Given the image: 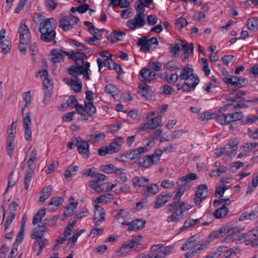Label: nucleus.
Returning a JSON list of instances; mask_svg holds the SVG:
<instances>
[{
	"label": "nucleus",
	"instance_id": "nucleus-1",
	"mask_svg": "<svg viewBox=\"0 0 258 258\" xmlns=\"http://www.w3.org/2000/svg\"><path fill=\"white\" fill-rule=\"evenodd\" d=\"M185 189L183 186H181L177 191L173 198V202L166 206L167 212H171L166 219L168 223H176L183 220L185 216L184 212L191 208V206L185 202L180 203L181 197L183 195Z\"/></svg>",
	"mask_w": 258,
	"mask_h": 258
},
{
	"label": "nucleus",
	"instance_id": "nucleus-2",
	"mask_svg": "<svg viewBox=\"0 0 258 258\" xmlns=\"http://www.w3.org/2000/svg\"><path fill=\"white\" fill-rule=\"evenodd\" d=\"M79 19L72 15L60 16L59 24V27L63 31H69L77 24Z\"/></svg>",
	"mask_w": 258,
	"mask_h": 258
},
{
	"label": "nucleus",
	"instance_id": "nucleus-3",
	"mask_svg": "<svg viewBox=\"0 0 258 258\" xmlns=\"http://www.w3.org/2000/svg\"><path fill=\"white\" fill-rule=\"evenodd\" d=\"M223 81L230 86H235L237 88H241L248 84V80L243 77L238 76H232L231 77H223Z\"/></svg>",
	"mask_w": 258,
	"mask_h": 258
},
{
	"label": "nucleus",
	"instance_id": "nucleus-4",
	"mask_svg": "<svg viewBox=\"0 0 258 258\" xmlns=\"http://www.w3.org/2000/svg\"><path fill=\"white\" fill-rule=\"evenodd\" d=\"M18 32L19 33L20 42L25 44H29L31 34L28 26L25 25V20L21 23Z\"/></svg>",
	"mask_w": 258,
	"mask_h": 258
},
{
	"label": "nucleus",
	"instance_id": "nucleus-5",
	"mask_svg": "<svg viewBox=\"0 0 258 258\" xmlns=\"http://www.w3.org/2000/svg\"><path fill=\"white\" fill-rule=\"evenodd\" d=\"M14 122H13L11 125V128L8 130V137L7 138V149L8 154L10 157L13 155L14 149V141L15 138V129L13 128Z\"/></svg>",
	"mask_w": 258,
	"mask_h": 258
},
{
	"label": "nucleus",
	"instance_id": "nucleus-6",
	"mask_svg": "<svg viewBox=\"0 0 258 258\" xmlns=\"http://www.w3.org/2000/svg\"><path fill=\"white\" fill-rule=\"evenodd\" d=\"M145 24V16L140 15H136L134 19L128 20L126 23V26L132 30L142 28Z\"/></svg>",
	"mask_w": 258,
	"mask_h": 258
},
{
	"label": "nucleus",
	"instance_id": "nucleus-7",
	"mask_svg": "<svg viewBox=\"0 0 258 258\" xmlns=\"http://www.w3.org/2000/svg\"><path fill=\"white\" fill-rule=\"evenodd\" d=\"M56 23V21L53 18L42 19L39 24V32L55 30Z\"/></svg>",
	"mask_w": 258,
	"mask_h": 258
},
{
	"label": "nucleus",
	"instance_id": "nucleus-8",
	"mask_svg": "<svg viewBox=\"0 0 258 258\" xmlns=\"http://www.w3.org/2000/svg\"><path fill=\"white\" fill-rule=\"evenodd\" d=\"M208 189L206 184L199 185L194 198V201L196 205H199L207 197Z\"/></svg>",
	"mask_w": 258,
	"mask_h": 258
},
{
	"label": "nucleus",
	"instance_id": "nucleus-9",
	"mask_svg": "<svg viewBox=\"0 0 258 258\" xmlns=\"http://www.w3.org/2000/svg\"><path fill=\"white\" fill-rule=\"evenodd\" d=\"M162 122V117L160 115L151 119L150 122L142 123L139 127V131H145L148 130H153L160 125Z\"/></svg>",
	"mask_w": 258,
	"mask_h": 258
},
{
	"label": "nucleus",
	"instance_id": "nucleus-10",
	"mask_svg": "<svg viewBox=\"0 0 258 258\" xmlns=\"http://www.w3.org/2000/svg\"><path fill=\"white\" fill-rule=\"evenodd\" d=\"M94 208L95 211L93 221L95 226H98L104 221L105 213L103 209L99 205H95Z\"/></svg>",
	"mask_w": 258,
	"mask_h": 258
},
{
	"label": "nucleus",
	"instance_id": "nucleus-11",
	"mask_svg": "<svg viewBox=\"0 0 258 258\" xmlns=\"http://www.w3.org/2000/svg\"><path fill=\"white\" fill-rule=\"evenodd\" d=\"M233 99L231 101L232 108L235 110H239L243 108H246L247 105L245 103H252L254 104H258V98H254L250 100H236Z\"/></svg>",
	"mask_w": 258,
	"mask_h": 258
},
{
	"label": "nucleus",
	"instance_id": "nucleus-12",
	"mask_svg": "<svg viewBox=\"0 0 258 258\" xmlns=\"http://www.w3.org/2000/svg\"><path fill=\"white\" fill-rule=\"evenodd\" d=\"M241 236H242V239H245V241L247 242L246 244H250L253 247L258 246V245H256L258 241L257 231H249L244 234H242Z\"/></svg>",
	"mask_w": 258,
	"mask_h": 258
},
{
	"label": "nucleus",
	"instance_id": "nucleus-13",
	"mask_svg": "<svg viewBox=\"0 0 258 258\" xmlns=\"http://www.w3.org/2000/svg\"><path fill=\"white\" fill-rule=\"evenodd\" d=\"M78 143L76 144L77 150L83 157L87 159L89 157V144L86 141L83 140L80 137L79 140H77Z\"/></svg>",
	"mask_w": 258,
	"mask_h": 258
},
{
	"label": "nucleus",
	"instance_id": "nucleus-14",
	"mask_svg": "<svg viewBox=\"0 0 258 258\" xmlns=\"http://www.w3.org/2000/svg\"><path fill=\"white\" fill-rule=\"evenodd\" d=\"M50 55L51 62L55 63L62 60L65 55L69 56V52L60 49H54L50 52Z\"/></svg>",
	"mask_w": 258,
	"mask_h": 258
},
{
	"label": "nucleus",
	"instance_id": "nucleus-15",
	"mask_svg": "<svg viewBox=\"0 0 258 258\" xmlns=\"http://www.w3.org/2000/svg\"><path fill=\"white\" fill-rule=\"evenodd\" d=\"M171 196L168 192H162L156 197V202L154 204L155 209H159L163 207L165 204L170 200Z\"/></svg>",
	"mask_w": 258,
	"mask_h": 258
},
{
	"label": "nucleus",
	"instance_id": "nucleus-16",
	"mask_svg": "<svg viewBox=\"0 0 258 258\" xmlns=\"http://www.w3.org/2000/svg\"><path fill=\"white\" fill-rule=\"evenodd\" d=\"M148 151V149L145 147H141L137 149L132 150L128 152L129 159L131 161L141 159V156Z\"/></svg>",
	"mask_w": 258,
	"mask_h": 258
},
{
	"label": "nucleus",
	"instance_id": "nucleus-17",
	"mask_svg": "<svg viewBox=\"0 0 258 258\" xmlns=\"http://www.w3.org/2000/svg\"><path fill=\"white\" fill-rule=\"evenodd\" d=\"M209 243L208 241H206L202 243L200 245H197L195 247L190 249L188 252L185 254L186 258H190L193 257L196 253H200L202 250L206 248L207 244Z\"/></svg>",
	"mask_w": 258,
	"mask_h": 258
},
{
	"label": "nucleus",
	"instance_id": "nucleus-18",
	"mask_svg": "<svg viewBox=\"0 0 258 258\" xmlns=\"http://www.w3.org/2000/svg\"><path fill=\"white\" fill-rule=\"evenodd\" d=\"M47 231V228L44 224L38 225L32 231L31 238L33 239H37L42 238L44 233Z\"/></svg>",
	"mask_w": 258,
	"mask_h": 258
},
{
	"label": "nucleus",
	"instance_id": "nucleus-19",
	"mask_svg": "<svg viewBox=\"0 0 258 258\" xmlns=\"http://www.w3.org/2000/svg\"><path fill=\"white\" fill-rule=\"evenodd\" d=\"M158 162V159L154 160L150 155H146L140 159L138 162L140 167L148 168L151 165L156 164Z\"/></svg>",
	"mask_w": 258,
	"mask_h": 258
},
{
	"label": "nucleus",
	"instance_id": "nucleus-20",
	"mask_svg": "<svg viewBox=\"0 0 258 258\" xmlns=\"http://www.w3.org/2000/svg\"><path fill=\"white\" fill-rule=\"evenodd\" d=\"M198 178L197 175L195 173H190L185 176H183L178 178L177 184L180 186H184L187 183L197 179Z\"/></svg>",
	"mask_w": 258,
	"mask_h": 258
},
{
	"label": "nucleus",
	"instance_id": "nucleus-21",
	"mask_svg": "<svg viewBox=\"0 0 258 258\" xmlns=\"http://www.w3.org/2000/svg\"><path fill=\"white\" fill-rule=\"evenodd\" d=\"M232 231L231 233L229 234L226 238L225 241L227 242L229 241H233L237 240H241L242 239V236L241 235H237L241 230V228L240 227H235L234 228L231 229Z\"/></svg>",
	"mask_w": 258,
	"mask_h": 258
},
{
	"label": "nucleus",
	"instance_id": "nucleus-22",
	"mask_svg": "<svg viewBox=\"0 0 258 258\" xmlns=\"http://www.w3.org/2000/svg\"><path fill=\"white\" fill-rule=\"evenodd\" d=\"M40 33V39L46 42H49L54 40L56 33L54 31H44V32H39Z\"/></svg>",
	"mask_w": 258,
	"mask_h": 258
},
{
	"label": "nucleus",
	"instance_id": "nucleus-23",
	"mask_svg": "<svg viewBox=\"0 0 258 258\" xmlns=\"http://www.w3.org/2000/svg\"><path fill=\"white\" fill-rule=\"evenodd\" d=\"M146 223V220L140 219H136L131 222V224L127 229L129 231L141 229L144 228Z\"/></svg>",
	"mask_w": 258,
	"mask_h": 258
},
{
	"label": "nucleus",
	"instance_id": "nucleus-24",
	"mask_svg": "<svg viewBox=\"0 0 258 258\" xmlns=\"http://www.w3.org/2000/svg\"><path fill=\"white\" fill-rule=\"evenodd\" d=\"M68 72L77 80H78V76L83 73V67L82 65L72 66L68 69Z\"/></svg>",
	"mask_w": 258,
	"mask_h": 258
},
{
	"label": "nucleus",
	"instance_id": "nucleus-25",
	"mask_svg": "<svg viewBox=\"0 0 258 258\" xmlns=\"http://www.w3.org/2000/svg\"><path fill=\"white\" fill-rule=\"evenodd\" d=\"M159 191V186L157 184H152L148 185L143 190V194L145 197L155 195Z\"/></svg>",
	"mask_w": 258,
	"mask_h": 258
},
{
	"label": "nucleus",
	"instance_id": "nucleus-26",
	"mask_svg": "<svg viewBox=\"0 0 258 258\" xmlns=\"http://www.w3.org/2000/svg\"><path fill=\"white\" fill-rule=\"evenodd\" d=\"M149 179L142 176H135L133 179V184L135 187H140L146 185L149 182Z\"/></svg>",
	"mask_w": 258,
	"mask_h": 258
},
{
	"label": "nucleus",
	"instance_id": "nucleus-27",
	"mask_svg": "<svg viewBox=\"0 0 258 258\" xmlns=\"http://www.w3.org/2000/svg\"><path fill=\"white\" fill-rule=\"evenodd\" d=\"M194 70L190 67L189 64H187L185 67L183 68L179 77L181 80H186L189 79V77L194 76Z\"/></svg>",
	"mask_w": 258,
	"mask_h": 258
},
{
	"label": "nucleus",
	"instance_id": "nucleus-28",
	"mask_svg": "<svg viewBox=\"0 0 258 258\" xmlns=\"http://www.w3.org/2000/svg\"><path fill=\"white\" fill-rule=\"evenodd\" d=\"M140 75L143 78V80L148 82H150L151 79H155L156 74L153 72L150 71L149 69L146 68H143L140 71Z\"/></svg>",
	"mask_w": 258,
	"mask_h": 258
},
{
	"label": "nucleus",
	"instance_id": "nucleus-29",
	"mask_svg": "<svg viewBox=\"0 0 258 258\" xmlns=\"http://www.w3.org/2000/svg\"><path fill=\"white\" fill-rule=\"evenodd\" d=\"M125 35V33L123 32L114 30L107 37L108 40L112 43L116 42L118 41L121 40Z\"/></svg>",
	"mask_w": 258,
	"mask_h": 258
},
{
	"label": "nucleus",
	"instance_id": "nucleus-30",
	"mask_svg": "<svg viewBox=\"0 0 258 258\" xmlns=\"http://www.w3.org/2000/svg\"><path fill=\"white\" fill-rule=\"evenodd\" d=\"M185 82L184 83V85L188 87L190 89V92L194 90L196 87V86L199 83V79L197 76H192L189 78V79H187L184 80Z\"/></svg>",
	"mask_w": 258,
	"mask_h": 258
},
{
	"label": "nucleus",
	"instance_id": "nucleus-31",
	"mask_svg": "<svg viewBox=\"0 0 258 258\" xmlns=\"http://www.w3.org/2000/svg\"><path fill=\"white\" fill-rule=\"evenodd\" d=\"M34 171L31 165H27L25 175V188L28 189L29 184L30 182L32 177L33 176Z\"/></svg>",
	"mask_w": 258,
	"mask_h": 258
},
{
	"label": "nucleus",
	"instance_id": "nucleus-32",
	"mask_svg": "<svg viewBox=\"0 0 258 258\" xmlns=\"http://www.w3.org/2000/svg\"><path fill=\"white\" fill-rule=\"evenodd\" d=\"M0 46L3 54H7L10 52L11 42L9 38L0 40Z\"/></svg>",
	"mask_w": 258,
	"mask_h": 258
},
{
	"label": "nucleus",
	"instance_id": "nucleus-33",
	"mask_svg": "<svg viewBox=\"0 0 258 258\" xmlns=\"http://www.w3.org/2000/svg\"><path fill=\"white\" fill-rule=\"evenodd\" d=\"M52 189L51 185L45 186L39 194V201L44 202L51 195Z\"/></svg>",
	"mask_w": 258,
	"mask_h": 258
},
{
	"label": "nucleus",
	"instance_id": "nucleus-34",
	"mask_svg": "<svg viewBox=\"0 0 258 258\" xmlns=\"http://www.w3.org/2000/svg\"><path fill=\"white\" fill-rule=\"evenodd\" d=\"M140 236L139 237H136L131 239L128 243L123 244L125 247L126 250L128 252L134 249L137 247L138 244H140Z\"/></svg>",
	"mask_w": 258,
	"mask_h": 258
},
{
	"label": "nucleus",
	"instance_id": "nucleus-35",
	"mask_svg": "<svg viewBox=\"0 0 258 258\" xmlns=\"http://www.w3.org/2000/svg\"><path fill=\"white\" fill-rule=\"evenodd\" d=\"M243 117L244 115L243 112L241 111L227 114V117L228 118L229 123L234 121L240 120L243 118Z\"/></svg>",
	"mask_w": 258,
	"mask_h": 258
},
{
	"label": "nucleus",
	"instance_id": "nucleus-36",
	"mask_svg": "<svg viewBox=\"0 0 258 258\" xmlns=\"http://www.w3.org/2000/svg\"><path fill=\"white\" fill-rule=\"evenodd\" d=\"M199 220V219H187L185 220L183 226L179 229V232L188 230L189 228L194 226L198 223Z\"/></svg>",
	"mask_w": 258,
	"mask_h": 258
},
{
	"label": "nucleus",
	"instance_id": "nucleus-37",
	"mask_svg": "<svg viewBox=\"0 0 258 258\" xmlns=\"http://www.w3.org/2000/svg\"><path fill=\"white\" fill-rule=\"evenodd\" d=\"M258 217V211L253 210L250 213L244 212L239 218V221L253 220Z\"/></svg>",
	"mask_w": 258,
	"mask_h": 258
},
{
	"label": "nucleus",
	"instance_id": "nucleus-38",
	"mask_svg": "<svg viewBox=\"0 0 258 258\" xmlns=\"http://www.w3.org/2000/svg\"><path fill=\"white\" fill-rule=\"evenodd\" d=\"M85 112L90 116H93L96 112V109L92 101H84Z\"/></svg>",
	"mask_w": 258,
	"mask_h": 258
},
{
	"label": "nucleus",
	"instance_id": "nucleus-39",
	"mask_svg": "<svg viewBox=\"0 0 258 258\" xmlns=\"http://www.w3.org/2000/svg\"><path fill=\"white\" fill-rule=\"evenodd\" d=\"M137 45L141 46V51L147 52L150 50V45L147 42V37L143 36L140 38L137 42Z\"/></svg>",
	"mask_w": 258,
	"mask_h": 258
},
{
	"label": "nucleus",
	"instance_id": "nucleus-40",
	"mask_svg": "<svg viewBox=\"0 0 258 258\" xmlns=\"http://www.w3.org/2000/svg\"><path fill=\"white\" fill-rule=\"evenodd\" d=\"M229 209L226 206L218 208L214 212V216L216 218L220 219L224 217L228 213Z\"/></svg>",
	"mask_w": 258,
	"mask_h": 258
},
{
	"label": "nucleus",
	"instance_id": "nucleus-41",
	"mask_svg": "<svg viewBox=\"0 0 258 258\" xmlns=\"http://www.w3.org/2000/svg\"><path fill=\"white\" fill-rule=\"evenodd\" d=\"M110 152V154L118 152L121 149V145L116 141H113L106 146Z\"/></svg>",
	"mask_w": 258,
	"mask_h": 258
},
{
	"label": "nucleus",
	"instance_id": "nucleus-42",
	"mask_svg": "<svg viewBox=\"0 0 258 258\" xmlns=\"http://www.w3.org/2000/svg\"><path fill=\"white\" fill-rule=\"evenodd\" d=\"M216 151H217V156L218 157L226 154L230 157H231L234 156L236 154V153H233V151H230L228 147L220 148L216 149Z\"/></svg>",
	"mask_w": 258,
	"mask_h": 258
},
{
	"label": "nucleus",
	"instance_id": "nucleus-43",
	"mask_svg": "<svg viewBox=\"0 0 258 258\" xmlns=\"http://www.w3.org/2000/svg\"><path fill=\"white\" fill-rule=\"evenodd\" d=\"M227 170V167L224 166H221L218 168L214 169L210 173L209 176L211 177H219L221 173H225Z\"/></svg>",
	"mask_w": 258,
	"mask_h": 258
},
{
	"label": "nucleus",
	"instance_id": "nucleus-44",
	"mask_svg": "<svg viewBox=\"0 0 258 258\" xmlns=\"http://www.w3.org/2000/svg\"><path fill=\"white\" fill-rule=\"evenodd\" d=\"M45 214V209L44 208L39 210L33 217L32 221L33 225H36L37 223L40 222Z\"/></svg>",
	"mask_w": 258,
	"mask_h": 258
},
{
	"label": "nucleus",
	"instance_id": "nucleus-45",
	"mask_svg": "<svg viewBox=\"0 0 258 258\" xmlns=\"http://www.w3.org/2000/svg\"><path fill=\"white\" fill-rule=\"evenodd\" d=\"M70 83L69 84L71 85V88L76 93L81 92L82 90V84L78 82V80L76 81L73 79L68 80Z\"/></svg>",
	"mask_w": 258,
	"mask_h": 258
},
{
	"label": "nucleus",
	"instance_id": "nucleus-46",
	"mask_svg": "<svg viewBox=\"0 0 258 258\" xmlns=\"http://www.w3.org/2000/svg\"><path fill=\"white\" fill-rule=\"evenodd\" d=\"M215 118L217 122L222 125L229 124L228 118L227 117V114H221L218 115L216 113Z\"/></svg>",
	"mask_w": 258,
	"mask_h": 258
},
{
	"label": "nucleus",
	"instance_id": "nucleus-47",
	"mask_svg": "<svg viewBox=\"0 0 258 258\" xmlns=\"http://www.w3.org/2000/svg\"><path fill=\"white\" fill-rule=\"evenodd\" d=\"M113 195L111 194H106L100 195L96 198V201L98 203H106L109 200L112 199Z\"/></svg>",
	"mask_w": 258,
	"mask_h": 258
},
{
	"label": "nucleus",
	"instance_id": "nucleus-48",
	"mask_svg": "<svg viewBox=\"0 0 258 258\" xmlns=\"http://www.w3.org/2000/svg\"><path fill=\"white\" fill-rule=\"evenodd\" d=\"M78 205V203H71L69 204L68 206H67L66 208V210L69 211L71 210L72 212H69V213H67L66 211L64 212L63 215L65 217L71 216L72 214H73V212H75L77 209V206Z\"/></svg>",
	"mask_w": 258,
	"mask_h": 258
},
{
	"label": "nucleus",
	"instance_id": "nucleus-49",
	"mask_svg": "<svg viewBox=\"0 0 258 258\" xmlns=\"http://www.w3.org/2000/svg\"><path fill=\"white\" fill-rule=\"evenodd\" d=\"M229 201V198L222 199L220 198L219 200H215L213 202V206L215 207L222 206L221 207L228 206L230 204L229 203L227 202Z\"/></svg>",
	"mask_w": 258,
	"mask_h": 258
},
{
	"label": "nucleus",
	"instance_id": "nucleus-50",
	"mask_svg": "<svg viewBox=\"0 0 258 258\" xmlns=\"http://www.w3.org/2000/svg\"><path fill=\"white\" fill-rule=\"evenodd\" d=\"M247 26L249 29L255 31L258 28V19H249L247 20Z\"/></svg>",
	"mask_w": 258,
	"mask_h": 258
},
{
	"label": "nucleus",
	"instance_id": "nucleus-51",
	"mask_svg": "<svg viewBox=\"0 0 258 258\" xmlns=\"http://www.w3.org/2000/svg\"><path fill=\"white\" fill-rule=\"evenodd\" d=\"M187 24V20L183 17H180L175 23L176 27L179 30H181Z\"/></svg>",
	"mask_w": 258,
	"mask_h": 258
},
{
	"label": "nucleus",
	"instance_id": "nucleus-52",
	"mask_svg": "<svg viewBox=\"0 0 258 258\" xmlns=\"http://www.w3.org/2000/svg\"><path fill=\"white\" fill-rule=\"evenodd\" d=\"M114 166L112 164H107L101 167V170L106 174L113 173Z\"/></svg>",
	"mask_w": 258,
	"mask_h": 258
},
{
	"label": "nucleus",
	"instance_id": "nucleus-53",
	"mask_svg": "<svg viewBox=\"0 0 258 258\" xmlns=\"http://www.w3.org/2000/svg\"><path fill=\"white\" fill-rule=\"evenodd\" d=\"M38 158L37 151L36 149H33L30 154V158L28 161L27 165H32L35 161Z\"/></svg>",
	"mask_w": 258,
	"mask_h": 258
},
{
	"label": "nucleus",
	"instance_id": "nucleus-54",
	"mask_svg": "<svg viewBox=\"0 0 258 258\" xmlns=\"http://www.w3.org/2000/svg\"><path fill=\"white\" fill-rule=\"evenodd\" d=\"M217 86L212 82H209L207 85L203 87V89L208 93H215Z\"/></svg>",
	"mask_w": 258,
	"mask_h": 258
},
{
	"label": "nucleus",
	"instance_id": "nucleus-55",
	"mask_svg": "<svg viewBox=\"0 0 258 258\" xmlns=\"http://www.w3.org/2000/svg\"><path fill=\"white\" fill-rule=\"evenodd\" d=\"M63 202V199L60 197H55L51 199V201L48 204V206L54 205L55 207H58Z\"/></svg>",
	"mask_w": 258,
	"mask_h": 258
},
{
	"label": "nucleus",
	"instance_id": "nucleus-56",
	"mask_svg": "<svg viewBox=\"0 0 258 258\" xmlns=\"http://www.w3.org/2000/svg\"><path fill=\"white\" fill-rule=\"evenodd\" d=\"M31 113L30 112L26 113L25 116H23V124L24 127H29L31 124Z\"/></svg>",
	"mask_w": 258,
	"mask_h": 258
},
{
	"label": "nucleus",
	"instance_id": "nucleus-57",
	"mask_svg": "<svg viewBox=\"0 0 258 258\" xmlns=\"http://www.w3.org/2000/svg\"><path fill=\"white\" fill-rule=\"evenodd\" d=\"M45 4L46 8L49 11H53L57 6L55 0H46Z\"/></svg>",
	"mask_w": 258,
	"mask_h": 258
},
{
	"label": "nucleus",
	"instance_id": "nucleus-58",
	"mask_svg": "<svg viewBox=\"0 0 258 258\" xmlns=\"http://www.w3.org/2000/svg\"><path fill=\"white\" fill-rule=\"evenodd\" d=\"M97 62L99 68V72H101V68L102 65L107 67L109 70H111V66H110L109 60L103 61L101 58H97Z\"/></svg>",
	"mask_w": 258,
	"mask_h": 258
},
{
	"label": "nucleus",
	"instance_id": "nucleus-59",
	"mask_svg": "<svg viewBox=\"0 0 258 258\" xmlns=\"http://www.w3.org/2000/svg\"><path fill=\"white\" fill-rule=\"evenodd\" d=\"M179 77L176 73H172L169 77L166 75V80L169 84H173L178 80Z\"/></svg>",
	"mask_w": 258,
	"mask_h": 258
},
{
	"label": "nucleus",
	"instance_id": "nucleus-60",
	"mask_svg": "<svg viewBox=\"0 0 258 258\" xmlns=\"http://www.w3.org/2000/svg\"><path fill=\"white\" fill-rule=\"evenodd\" d=\"M238 145V143L236 139H231L227 144V146H228V148L229 149H232V150L231 151H233V153H236L235 151L237 149Z\"/></svg>",
	"mask_w": 258,
	"mask_h": 258
},
{
	"label": "nucleus",
	"instance_id": "nucleus-61",
	"mask_svg": "<svg viewBox=\"0 0 258 258\" xmlns=\"http://www.w3.org/2000/svg\"><path fill=\"white\" fill-rule=\"evenodd\" d=\"M144 7L145 6L141 4L140 3L136 4L135 10L137 13L136 15H140L145 16V15L144 14L145 9Z\"/></svg>",
	"mask_w": 258,
	"mask_h": 258
},
{
	"label": "nucleus",
	"instance_id": "nucleus-62",
	"mask_svg": "<svg viewBox=\"0 0 258 258\" xmlns=\"http://www.w3.org/2000/svg\"><path fill=\"white\" fill-rule=\"evenodd\" d=\"M130 2L128 0H116L114 7L118 6L121 8H126L130 6Z\"/></svg>",
	"mask_w": 258,
	"mask_h": 258
},
{
	"label": "nucleus",
	"instance_id": "nucleus-63",
	"mask_svg": "<svg viewBox=\"0 0 258 258\" xmlns=\"http://www.w3.org/2000/svg\"><path fill=\"white\" fill-rule=\"evenodd\" d=\"M167 69L170 71L180 69L178 63L173 60L169 61L167 63Z\"/></svg>",
	"mask_w": 258,
	"mask_h": 258
},
{
	"label": "nucleus",
	"instance_id": "nucleus-64",
	"mask_svg": "<svg viewBox=\"0 0 258 258\" xmlns=\"http://www.w3.org/2000/svg\"><path fill=\"white\" fill-rule=\"evenodd\" d=\"M238 250L239 248L236 247L230 248V249L227 250L225 252V256L226 258H231V255L232 254L235 255L237 253Z\"/></svg>",
	"mask_w": 258,
	"mask_h": 258
}]
</instances>
